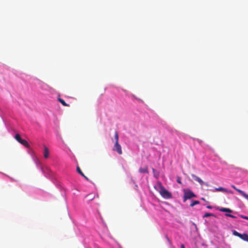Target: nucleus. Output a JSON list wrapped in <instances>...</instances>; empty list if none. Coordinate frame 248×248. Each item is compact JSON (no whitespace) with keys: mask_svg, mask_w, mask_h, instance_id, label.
<instances>
[{"mask_svg":"<svg viewBox=\"0 0 248 248\" xmlns=\"http://www.w3.org/2000/svg\"><path fill=\"white\" fill-rule=\"evenodd\" d=\"M155 188L164 198L169 199L172 197L171 194L163 186L160 182H158L157 185L155 186Z\"/></svg>","mask_w":248,"mask_h":248,"instance_id":"nucleus-1","label":"nucleus"},{"mask_svg":"<svg viewBox=\"0 0 248 248\" xmlns=\"http://www.w3.org/2000/svg\"><path fill=\"white\" fill-rule=\"evenodd\" d=\"M196 195L190 190H185L184 191V202H185L187 200L190 199L192 198L196 197Z\"/></svg>","mask_w":248,"mask_h":248,"instance_id":"nucleus-2","label":"nucleus"},{"mask_svg":"<svg viewBox=\"0 0 248 248\" xmlns=\"http://www.w3.org/2000/svg\"><path fill=\"white\" fill-rule=\"evenodd\" d=\"M15 139L18 142L23 145L24 146L27 148H29L30 147V145L29 144L27 141L26 140H25L22 139L20 137V136L18 134H16L15 135Z\"/></svg>","mask_w":248,"mask_h":248,"instance_id":"nucleus-3","label":"nucleus"},{"mask_svg":"<svg viewBox=\"0 0 248 248\" xmlns=\"http://www.w3.org/2000/svg\"><path fill=\"white\" fill-rule=\"evenodd\" d=\"M232 234L235 235L239 237L242 240L248 242V234L247 233L241 234L237 232V231L233 230L232 231Z\"/></svg>","mask_w":248,"mask_h":248,"instance_id":"nucleus-4","label":"nucleus"},{"mask_svg":"<svg viewBox=\"0 0 248 248\" xmlns=\"http://www.w3.org/2000/svg\"><path fill=\"white\" fill-rule=\"evenodd\" d=\"M113 150L117 152L119 155H122L123 153L121 146L119 142H115Z\"/></svg>","mask_w":248,"mask_h":248,"instance_id":"nucleus-5","label":"nucleus"},{"mask_svg":"<svg viewBox=\"0 0 248 248\" xmlns=\"http://www.w3.org/2000/svg\"><path fill=\"white\" fill-rule=\"evenodd\" d=\"M49 152L48 148L46 146H44V151L43 153L44 158H47L49 156Z\"/></svg>","mask_w":248,"mask_h":248,"instance_id":"nucleus-6","label":"nucleus"},{"mask_svg":"<svg viewBox=\"0 0 248 248\" xmlns=\"http://www.w3.org/2000/svg\"><path fill=\"white\" fill-rule=\"evenodd\" d=\"M191 176L192 177L194 180L199 182L201 185H203V182L200 178H199V177L197 176L194 174H192Z\"/></svg>","mask_w":248,"mask_h":248,"instance_id":"nucleus-7","label":"nucleus"},{"mask_svg":"<svg viewBox=\"0 0 248 248\" xmlns=\"http://www.w3.org/2000/svg\"><path fill=\"white\" fill-rule=\"evenodd\" d=\"M139 171L141 173H148L149 171L147 166H145L144 168H140Z\"/></svg>","mask_w":248,"mask_h":248,"instance_id":"nucleus-8","label":"nucleus"},{"mask_svg":"<svg viewBox=\"0 0 248 248\" xmlns=\"http://www.w3.org/2000/svg\"><path fill=\"white\" fill-rule=\"evenodd\" d=\"M77 170L78 172L82 176H83L85 179H86L87 180H89L88 177H87L82 172L79 166L77 167Z\"/></svg>","mask_w":248,"mask_h":248,"instance_id":"nucleus-9","label":"nucleus"},{"mask_svg":"<svg viewBox=\"0 0 248 248\" xmlns=\"http://www.w3.org/2000/svg\"><path fill=\"white\" fill-rule=\"evenodd\" d=\"M219 210L221 212H225L228 213H232V210L229 208H221L219 209Z\"/></svg>","mask_w":248,"mask_h":248,"instance_id":"nucleus-10","label":"nucleus"},{"mask_svg":"<svg viewBox=\"0 0 248 248\" xmlns=\"http://www.w3.org/2000/svg\"><path fill=\"white\" fill-rule=\"evenodd\" d=\"M58 101L64 106L68 107L69 105L67 104L63 99L62 98H59Z\"/></svg>","mask_w":248,"mask_h":248,"instance_id":"nucleus-11","label":"nucleus"},{"mask_svg":"<svg viewBox=\"0 0 248 248\" xmlns=\"http://www.w3.org/2000/svg\"><path fill=\"white\" fill-rule=\"evenodd\" d=\"M200 203V202L198 201H193L191 204H190V206L191 207L194 206V205L196 204H199Z\"/></svg>","mask_w":248,"mask_h":248,"instance_id":"nucleus-12","label":"nucleus"},{"mask_svg":"<svg viewBox=\"0 0 248 248\" xmlns=\"http://www.w3.org/2000/svg\"><path fill=\"white\" fill-rule=\"evenodd\" d=\"M114 138H115V142H118V140H119V134H118V133L117 131H116L115 132Z\"/></svg>","mask_w":248,"mask_h":248,"instance_id":"nucleus-13","label":"nucleus"},{"mask_svg":"<svg viewBox=\"0 0 248 248\" xmlns=\"http://www.w3.org/2000/svg\"><path fill=\"white\" fill-rule=\"evenodd\" d=\"M218 191H223V192H229V191H228L227 189H226L222 187H218Z\"/></svg>","mask_w":248,"mask_h":248,"instance_id":"nucleus-14","label":"nucleus"},{"mask_svg":"<svg viewBox=\"0 0 248 248\" xmlns=\"http://www.w3.org/2000/svg\"><path fill=\"white\" fill-rule=\"evenodd\" d=\"M235 190L237 191L238 192H239L242 196H243L244 194V193H245L243 191H242L239 189H238V188L236 189Z\"/></svg>","mask_w":248,"mask_h":248,"instance_id":"nucleus-15","label":"nucleus"},{"mask_svg":"<svg viewBox=\"0 0 248 248\" xmlns=\"http://www.w3.org/2000/svg\"><path fill=\"white\" fill-rule=\"evenodd\" d=\"M235 190L237 191L238 192H239L242 196H243L244 194V193H245L243 191H242L239 189H238V188L236 189Z\"/></svg>","mask_w":248,"mask_h":248,"instance_id":"nucleus-16","label":"nucleus"},{"mask_svg":"<svg viewBox=\"0 0 248 248\" xmlns=\"http://www.w3.org/2000/svg\"><path fill=\"white\" fill-rule=\"evenodd\" d=\"M211 216H213V215L212 214L207 213L204 214V215L203 216V217H208Z\"/></svg>","mask_w":248,"mask_h":248,"instance_id":"nucleus-17","label":"nucleus"},{"mask_svg":"<svg viewBox=\"0 0 248 248\" xmlns=\"http://www.w3.org/2000/svg\"><path fill=\"white\" fill-rule=\"evenodd\" d=\"M243 196L248 200V194H246V193H244V194L243 195Z\"/></svg>","mask_w":248,"mask_h":248,"instance_id":"nucleus-18","label":"nucleus"},{"mask_svg":"<svg viewBox=\"0 0 248 248\" xmlns=\"http://www.w3.org/2000/svg\"><path fill=\"white\" fill-rule=\"evenodd\" d=\"M177 182L179 184H181V178L180 177L177 178Z\"/></svg>","mask_w":248,"mask_h":248,"instance_id":"nucleus-19","label":"nucleus"},{"mask_svg":"<svg viewBox=\"0 0 248 248\" xmlns=\"http://www.w3.org/2000/svg\"><path fill=\"white\" fill-rule=\"evenodd\" d=\"M241 217L243 218H244V219H247L248 220V217H246V216H244L243 215H241Z\"/></svg>","mask_w":248,"mask_h":248,"instance_id":"nucleus-20","label":"nucleus"},{"mask_svg":"<svg viewBox=\"0 0 248 248\" xmlns=\"http://www.w3.org/2000/svg\"><path fill=\"white\" fill-rule=\"evenodd\" d=\"M228 217H232V218H236V217L232 215H228Z\"/></svg>","mask_w":248,"mask_h":248,"instance_id":"nucleus-21","label":"nucleus"},{"mask_svg":"<svg viewBox=\"0 0 248 248\" xmlns=\"http://www.w3.org/2000/svg\"><path fill=\"white\" fill-rule=\"evenodd\" d=\"M232 187L235 190H236V189H237V188L234 186V185H232Z\"/></svg>","mask_w":248,"mask_h":248,"instance_id":"nucleus-22","label":"nucleus"},{"mask_svg":"<svg viewBox=\"0 0 248 248\" xmlns=\"http://www.w3.org/2000/svg\"><path fill=\"white\" fill-rule=\"evenodd\" d=\"M181 248H185L184 244H182L181 246Z\"/></svg>","mask_w":248,"mask_h":248,"instance_id":"nucleus-23","label":"nucleus"},{"mask_svg":"<svg viewBox=\"0 0 248 248\" xmlns=\"http://www.w3.org/2000/svg\"><path fill=\"white\" fill-rule=\"evenodd\" d=\"M197 140L200 143H201L202 142V140H199V139H197Z\"/></svg>","mask_w":248,"mask_h":248,"instance_id":"nucleus-24","label":"nucleus"},{"mask_svg":"<svg viewBox=\"0 0 248 248\" xmlns=\"http://www.w3.org/2000/svg\"><path fill=\"white\" fill-rule=\"evenodd\" d=\"M207 208H209V209H211V208H212L211 206H209V205L207 206Z\"/></svg>","mask_w":248,"mask_h":248,"instance_id":"nucleus-25","label":"nucleus"},{"mask_svg":"<svg viewBox=\"0 0 248 248\" xmlns=\"http://www.w3.org/2000/svg\"><path fill=\"white\" fill-rule=\"evenodd\" d=\"M228 215H231V214H225V216H227V217H228Z\"/></svg>","mask_w":248,"mask_h":248,"instance_id":"nucleus-26","label":"nucleus"},{"mask_svg":"<svg viewBox=\"0 0 248 248\" xmlns=\"http://www.w3.org/2000/svg\"><path fill=\"white\" fill-rule=\"evenodd\" d=\"M152 170H153V171L154 172H155V169H152Z\"/></svg>","mask_w":248,"mask_h":248,"instance_id":"nucleus-27","label":"nucleus"},{"mask_svg":"<svg viewBox=\"0 0 248 248\" xmlns=\"http://www.w3.org/2000/svg\"><path fill=\"white\" fill-rule=\"evenodd\" d=\"M201 199H202V200H203V201H205V199H204V198H202Z\"/></svg>","mask_w":248,"mask_h":248,"instance_id":"nucleus-28","label":"nucleus"}]
</instances>
